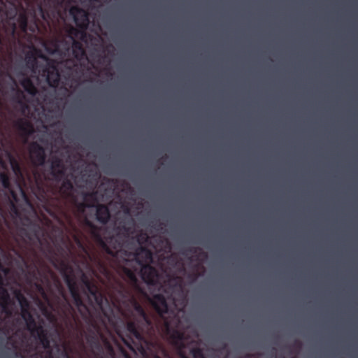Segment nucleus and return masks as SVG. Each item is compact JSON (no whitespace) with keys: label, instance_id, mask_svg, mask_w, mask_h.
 <instances>
[{"label":"nucleus","instance_id":"dca6fc26","mask_svg":"<svg viewBox=\"0 0 358 358\" xmlns=\"http://www.w3.org/2000/svg\"><path fill=\"white\" fill-rule=\"evenodd\" d=\"M47 73V83L48 85L51 87H58L61 86V87H65L67 85L66 83H64L61 80V75L59 71L56 66H50L45 70Z\"/></svg>","mask_w":358,"mask_h":358},{"label":"nucleus","instance_id":"c85d7f7f","mask_svg":"<svg viewBox=\"0 0 358 358\" xmlns=\"http://www.w3.org/2000/svg\"><path fill=\"white\" fill-rule=\"evenodd\" d=\"M69 201L72 203V204L76 208L77 212L80 214H83L85 212L86 209L90 208L88 205L89 203H87L83 201H79L76 196Z\"/></svg>","mask_w":358,"mask_h":358},{"label":"nucleus","instance_id":"72a5a7b5","mask_svg":"<svg viewBox=\"0 0 358 358\" xmlns=\"http://www.w3.org/2000/svg\"><path fill=\"white\" fill-rule=\"evenodd\" d=\"M0 182L6 189H10L11 187L10 176L6 172L0 173Z\"/></svg>","mask_w":358,"mask_h":358},{"label":"nucleus","instance_id":"2f4dec72","mask_svg":"<svg viewBox=\"0 0 358 358\" xmlns=\"http://www.w3.org/2000/svg\"><path fill=\"white\" fill-rule=\"evenodd\" d=\"M15 298L17 299V300L18 301V302L20 303V306L21 308V311L30 309L29 301L20 291H17L15 293Z\"/></svg>","mask_w":358,"mask_h":358},{"label":"nucleus","instance_id":"473e14b6","mask_svg":"<svg viewBox=\"0 0 358 358\" xmlns=\"http://www.w3.org/2000/svg\"><path fill=\"white\" fill-rule=\"evenodd\" d=\"M10 164L11 166V169L15 173V175L18 178H22L23 176L22 167L19 163V162L14 158L13 157H10Z\"/></svg>","mask_w":358,"mask_h":358},{"label":"nucleus","instance_id":"3c124183","mask_svg":"<svg viewBox=\"0 0 358 358\" xmlns=\"http://www.w3.org/2000/svg\"><path fill=\"white\" fill-rule=\"evenodd\" d=\"M155 358H160L159 356L156 355Z\"/></svg>","mask_w":358,"mask_h":358},{"label":"nucleus","instance_id":"5701e85b","mask_svg":"<svg viewBox=\"0 0 358 358\" xmlns=\"http://www.w3.org/2000/svg\"><path fill=\"white\" fill-rule=\"evenodd\" d=\"M10 296L3 285L0 286V306L4 313L10 314L8 306L10 304Z\"/></svg>","mask_w":358,"mask_h":358},{"label":"nucleus","instance_id":"393cba45","mask_svg":"<svg viewBox=\"0 0 358 358\" xmlns=\"http://www.w3.org/2000/svg\"><path fill=\"white\" fill-rule=\"evenodd\" d=\"M72 54L78 60L87 58L83 45L79 41L75 40H73L72 43Z\"/></svg>","mask_w":358,"mask_h":358},{"label":"nucleus","instance_id":"49530a36","mask_svg":"<svg viewBox=\"0 0 358 358\" xmlns=\"http://www.w3.org/2000/svg\"><path fill=\"white\" fill-rule=\"evenodd\" d=\"M103 270H104V271H105L106 273H108V271H107L106 268H105L104 266H103Z\"/></svg>","mask_w":358,"mask_h":358},{"label":"nucleus","instance_id":"423d86ee","mask_svg":"<svg viewBox=\"0 0 358 358\" xmlns=\"http://www.w3.org/2000/svg\"><path fill=\"white\" fill-rule=\"evenodd\" d=\"M10 213L13 218H17L22 220V224L27 226L29 230L24 227H20L19 229V235L24 239V238L29 241H32V236H34L37 242L41 246V250L45 252L52 255L53 253V249L50 241L45 238H42L45 231L43 228L38 223L32 221L29 217H22L20 208L14 201L8 198Z\"/></svg>","mask_w":358,"mask_h":358},{"label":"nucleus","instance_id":"8fccbe9b","mask_svg":"<svg viewBox=\"0 0 358 358\" xmlns=\"http://www.w3.org/2000/svg\"><path fill=\"white\" fill-rule=\"evenodd\" d=\"M22 194H23L24 196L25 197V199H27L26 194L24 192H22Z\"/></svg>","mask_w":358,"mask_h":358},{"label":"nucleus","instance_id":"603ef678","mask_svg":"<svg viewBox=\"0 0 358 358\" xmlns=\"http://www.w3.org/2000/svg\"><path fill=\"white\" fill-rule=\"evenodd\" d=\"M0 73L2 74V71L0 70Z\"/></svg>","mask_w":358,"mask_h":358},{"label":"nucleus","instance_id":"5fc2aeb1","mask_svg":"<svg viewBox=\"0 0 358 358\" xmlns=\"http://www.w3.org/2000/svg\"><path fill=\"white\" fill-rule=\"evenodd\" d=\"M128 358H130V357H128Z\"/></svg>","mask_w":358,"mask_h":358},{"label":"nucleus","instance_id":"4468645a","mask_svg":"<svg viewBox=\"0 0 358 358\" xmlns=\"http://www.w3.org/2000/svg\"><path fill=\"white\" fill-rule=\"evenodd\" d=\"M141 276L148 285H160L161 275L159 271L151 265H143L141 267Z\"/></svg>","mask_w":358,"mask_h":358},{"label":"nucleus","instance_id":"864d4df0","mask_svg":"<svg viewBox=\"0 0 358 358\" xmlns=\"http://www.w3.org/2000/svg\"><path fill=\"white\" fill-rule=\"evenodd\" d=\"M293 358H296V357H293Z\"/></svg>","mask_w":358,"mask_h":358},{"label":"nucleus","instance_id":"37998d69","mask_svg":"<svg viewBox=\"0 0 358 358\" xmlns=\"http://www.w3.org/2000/svg\"><path fill=\"white\" fill-rule=\"evenodd\" d=\"M44 99H45V100H49V99L52 100V99H54V98H52V97H51V96H50V95H48H48L45 96Z\"/></svg>","mask_w":358,"mask_h":358},{"label":"nucleus","instance_id":"c03bdc74","mask_svg":"<svg viewBox=\"0 0 358 358\" xmlns=\"http://www.w3.org/2000/svg\"><path fill=\"white\" fill-rule=\"evenodd\" d=\"M47 358H53L52 352H48V355H47Z\"/></svg>","mask_w":358,"mask_h":358},{"label":"nucleus","instance_id":"6ab92c4d","mask_svg":"<svg viewBox=\"0 0 358 358\" xmlns=\"http://www.w3.org/2000/svg\"><path fill=\"white\" fill-rule=\"evenodd\" d=\"M116 261L119 262V263L122 262L124 263L125 265H124L121 268L122 275V278L128 281L131 285L133 286H137L138 285V279L136 275V269H131L129 268L127 266H131L133 263V262H130V264H127L126 262H123L121 259H117L115 257H113Z\"/></svg>","mask_w":358,"mask_h":358},{"label":"nucleus","instance_id":"9d476101","mask_svg":"<svg viewBox=\"0 0 358 358\" xmlns=\"http://www.w3.org/2000/svg\"><path fill=\"white\" fill-rule=\"evenodd\" d=\"M64 0H43V5L41 2L37 5V10L41 18L49 22L57 16L61 15L60 8L62 7Z\"/></svg>","mask_w":358,"mask_h":358},{"label":"nucleus","instance_id":"f257e3e1","mask_svg":"<svg viewBox=\"0 0 358 358\" xmlns=\"http://www.w3.org/2000/svg\"><path fill=\"white\" fill-rule=\"evenodd\" d=\"M118 293L130 305L123 315L127 319L126 328L131 336V343L124 338H122V341L130 350L138 352L143 357H147L152 352L155 343L146 338L145 334H154L155 327L144 308L131 294L124 284H120Z\"/></svg>","mask_w":358,"mask_h":358},{"label":"nucleus","instance_id":"f3484780","mask_svg":"<svg viewBox=\"0 0 358 358\" xmlns=\"http://www.w3.org/2000/svg\"><path fill=\"white\" fill-rule=\"evenodd\" d=\"M16 255L22 259L24 267L27 269L26 275L27 280L30 282L39 280L41 273L39 268L34 261L29 262L20 252H16Z\"/></svg>","mask_w":358,"mask_h":358},{"label":"nucleus","instance_id":"ddd939ff","mask_svg":"<svg viewBox=\"0 0 358 358\" xmlns=\"http://www.w3.org/2000/svg\"><path fill=\"white\" fill-rule=\"evenodd\" d=\"M70 15L72 16L76 25L80 29L85 30L87 29L90 23L89 14L87 11L78 7L73 6L70 8Z\"/></svg>","mask_w":358,"mask_h":358},{"label":"nucleus","instance_id":"a19ab883","mask_svg":"<svg viewBox=\"0 0 358 358\" xmlns=\"http://www.w3.org/2000/svg\"><path fill=\"white\" fill-rule=\"evenodd\" d=\"M38 27L37 23L35 22L33 27L29 28V30L34 32L35 29Z\"/></svg>","mask_w":358,"mask_h":358},{"label":"nucleus","instance_id":"a18cd8bd","mask_svg":"<svg viewBox=\"0 0 358 358\" xmlns=\"http://www.w3.org/2000/svg\"><path fill=\"white\" fill-rule=\"evenodd\" d=\"M20 1V0H13L12 1V4L14 5L16 3H19Z\"/></svg>","mask_w":358,"mask_h":358},{"label":"nucleus","instance_id":"c9c22d12","mask_svg":"<svg viewBox=\"0 0 358 358\" xmlns=\"http://www.w3.org/2000/svg\"><path fill=\"white\" fill-rule=\"evenodd\" d=\"M8 190L10 191V195H11L12 198L13 199V200L17 201V194L15 193V192L14 190H13L11 187Z\"/></svg>","mask_w":358,"mask_h":358},{"label":"nucleus","instance_id":"a211bd4d","mask_svg":"<svg viewBox=\"0 0 358 358\" xmlns=\"http://www.w3.org/2000/svg\"><path fill=\"white\" fill-rule=\"evenodd\" d=\"M31 335L36 336L39 341L43 348L45 350H48V352H51L50 341L48 336V331L42 325H39L38 327L31 331Z\"/></svg>","mask_w":358,"mask_h":358},{"label":"nucleus","instance_id":"c756f323","mask_svg":"<svg viewBox=\"0 0 358 358\" xmlns=\"http://www.w3.org/2000/svg\"><path fill=\"white\" fill-rule=\"evenodd\" d=\"M85 224L87 227H88L89 228H90L92 229V233L95 239V241L96 242L98 245L103 250L102 246L99 244V243L97 240V236L99 235L103 239H106L107 237H110V236L102 237L101 235L98 231V227L92 222H91L90 220H89L87 219H85Z\"/></svg>","mask_w":358,"mask_h":358},{"label":"nucleus","instance_id":"4c0bfd02","mask_svg":"<svg viewBox=\"0 0 358 358\" xmlns=\"http://www.w3.org/2000/svg\"><path fill=\"white\" fill-rule=\"evenodd\" d=\"M122 229H124L125 234L128 236L130 234V229L129 227H127L125 226L122 227Z\"/></svg>","mask_w":358,"mask_h":358},{"label":"nucleus","instance_id":"7ed1b4c3","mask_svg":"<svg viewBox=\"0 0 358 358\" xmlns=\"http://www.w3.org/2000/svg\"><path fill=\"white\" fill-rule=\"evenodd\" d=\"M61 294L66 301L65 306L69 311L68 313H64L65 323L69 331L73 332L76 338L82 343L83 338H85L87 344L96 358H104L103 348L101 341L103 342L108 355L112 358H114L115 351L113 347L102 331V328L103 327L107 329V327L101 317L99 316L94 321L89 320V324L87 325L86 329H84L78 317L76 314L75 308L69 302L62 288L61 289Z\"/></svg>","mask_w":358,"mask_h":358},{"label":"nucleus","instance_id":"58836bf2","mask_svg":"<svg viewBox=\"0 0 358 358\" xmlns=\"http://www.w3.org/2000/svg\"><path fill=\"white\" fill-rule=\"evenodd\" d=\"M1 285H4V280H3V275L1 273V272L0 271V286Z\"/></svg>","mask_w":358,"mask_h":358},{"label":"nucleus","instance_id":"f03ea898","mask_svg":"<svg viewBox=\"0 0 358 358\" xmlns=\"http://www.w3.org/2000/svg\"><path fill=\"white\" fill-rule=\"evenodd\" d=\"M51 179L60 182L59 190H57L42 180L40 176H35L36 192L38 200L43 204L44 209L51 215L55 211H61L66 201L76 196L73 182L66 177V166L57 155H52L48 160Z\"/></svg>","mask_w":358,"mask_h":358},{"label":"nucleus","instance_id":"de8ad7c7","mask_svg":"<svg viewBox=\"0 0 358 358\" xmlns=\"http://www.w3.org/2000/svg\"><path fill=\"white\" fill-rule=\"evenodd\" d=\"M250 357H251V355H247L245 357H246V358H250Z\"/></svg>","mask_w":358,"mask_h":358},{"label":"nucleus","instance_id":"09e8293b","mask_svg":"<svg viewBox=\"0 0 358 358\" xmlns=\"http://www.w3.org/2000/svg\"><path fill=\"white\" fill-rule=\"evenodd\" d=\"M32 252H33V253L34 254V255L36 256V251H34V250H32Z\"/></svg>","mask_w":358,"mask_h":358},{"label":"nucleus","instance_id":"cd10ccee","mask_svg":"<svg viewBox=\"0 0 358 358\" xmlns=\"http://www.w3.org/2000/svg\"><path fill=\"white\" fill-rule=\"evenodd\" d=\"M83 201L89 203V207H94L98 203L96 192H82Z\"/></svg>","mask_w":358,"mask_h":358},{"label":"nucleus","instance_id":"9b49d317","mask_svg":"<svg viewBox=\"0 0 358 358\" xmlns=\"http://www.w3.org/2000/svg\"><path fill=\"white\" fill-rule=\"evenodd\" d=\"M81 281L85 287L84 293L88 295L89 302L91 306H93V303H94L99 309L102 310L103 302L105 298L98 286L90 280L85 275H83Z\"/></svg>","mask_w":358,"mask_h":358},{"label":"nucleus","instance_id":"aec40b11","mask_svg":"<svg viewBox=\"0 0 358 358\" xmlns=\"http://www.w3.org/2000/svg\"><path fill=\"white\" fill-rule=\"evenodd\" d=\"M15 127L20 131L22 136L26 139L35 131L32 123L26 120L20 119L16 122Z\"/></svg>","mask_w":358,"mask_h":358},{"label":"nucleus","instance_id":"e433bc0d","mask_svg":"<svg viewBox=\"0 0 358 358\" xmlns=\"http://www.w3.org/2000/svg\"><path fill=\"white\" fill-rule=\"evenodd\" d=\"M75 241H76L77 245H78V247L83 248V245L81 241L79 239V238L75 237Z\"/></svg>","mask_w":358,"mask_h":358},{"label":"nucleus","instance_id":"ea45409f","mask_svg":"<svg viewBox=\"0 0 358 358\" xmlns=\"http://www.w3.org/2000/svg\"><path fill=\"white\" fill-rule=\"evenodd\" d=\"M36 287L39 292H44L43 288L41 284L36 285Z\"/></svg>","mask_w":358,"mask_h":358},{"label":"nucleus","instance_id":"20e7f679","mask_svg":"<svg viewBox=\"0 0 358 358\" xmlns=\"http://www.w3.org/2000/svg\"><path fill=\"white\" fill-rule=\"evenodd\" d=\"M97 240L102 246L103 251L111 257L121 259L130 264V262H135L141 268L143 265H150L152 262V252L145 247H139L134 252L127 251L124 248L122 239L117 236H112L103 239L99 235Z\"/></svg>","mask_w":358,"mask_h":358},{"label":"nucleus","instance_id":"b1692460","mask_svg":"<svg viewBox=\"0 0 358 358\" xmlns=\"http://www.w3.org/2000/svg\"><path fill=\"white\" fill-rule=\"evenodd\" d=\"M21 316L26 323L27 329L31 332L38 327L34 317L30 312V309L21 311Z\"/></svg>","mask_w":358,"mask_h":358},{"label":"nucleus","instance_id":"bb28decb","mask_svg":"<svg viewBox=\"0 0 358 358\" xmlns=\"http://www.w3.org/2000/svg\"><path fill=\"white\" fill-rule=\"evenodd\" d=\"M176 292H178V296L180 297L182 299V301H185V296L184 292H183V287H182V282L180 281L176 282L173 285H171L170 286V292H171L170 296L173 301H176V297L174 296V294Z\"/></svg>","mask_w":358,"mask_h":358},{"label":"nucleus","instance_id":"a878e982","mask_svg":"<svg viewBox=\"0 0 358 358\" xmlns=\"http://www.w3.org/2000/svg\"><path fill=\"white\" fill-rule=\"evenodd\" d=\"M20 84L29 94L32 96H36L38 94V90L34 85L32 80L29 78H24L20 81Z\"/></svg>","mask_w":358,"mask_h":358},{"label":"nucleus","instance_id":"f8f14e48","mask_svg":"<svg viewBox=\"0 0 358 358\" xmlns=\"http://www.w3.org/2000/svg\"><path fill=\"white\" fill-rule=\"evenodd\" d=\"M30 160L35 166H42L45 164L47 155L45 148L38 142L33 141L29 145Z\"/></svg>","mask_w":358,"mask_h":358},{"label":"nucleus","instance_id":"f704fd0d","mask_svg":"<svg viewBox=\"0 0 358 358\" xmlns=\"http://www.w3.org/2000/svg\"><path fill=\"white\" fill-rule=\"evenodd\" d=\"M136 238L140 247H143V245L148 243L150 237L146 232L141 231L136 235Z\"/></svg>","mask_w":358,"mask_h":358},{"label":"nucleus","instance_id":"6e6552de","mask_svg":"<svg viewBox=\"0 0 358 358\" xmlns=\"http://www.w3.org/2000/svg\"><path fill=\"white\" fill-rule=\"evenodd\" d=\"M62 274L66 284L71 295L74 301V304L76 306L78 312L81 317L86 322L87 325L89 324V320L94 321L95 319L89 307L84 303L82 296L80 293L78 286L75 280V277L73 272V268L67 264L63 262L62 264Z\"/></svg>","mask_w":358,"mask_h":358},{"label":"nucleus","instance_id":"1a4fd4ad","mask_svg":"<svg viewBox=\"0 0 358 358\" xmlns=\"http://www.w3.org/2000/svg\"><path fill=\"white\" fill-rule=\"evenodd\" d=\"M20 1L19 3H16L15 4L13 5L12 1L13 0H0V15L3 12V8H6V3H8L10 6V10L7 11L6 15V19L5 20H2L3 22V26L6 29V32L8 34H10L11 36H15L16 29H17V24L15 22V17L17 15V9L18 6H22V3L29 1V0H20Z\"/></svg>","mask_w":358,"mask_h":358},{"label":"nucleus","instance_id":"412c9836","mask_svg":"<svg viewBox=\"0 0 358 358\" xmlns=\"http://www.w3.org/2000/svg\"><path fill=\"white\" fill-rule=\"evenodd\" d=\"M96 219L102 224H106L108 223L110 218V213L107 206L104 204H97L96 206Z\"/></svg>","mask_w":358,"mask_h":358},{"label":"nucleus","instance_id":"39448f33","mask_svg":"<svg viewBox=\"0 0 358 358\" xmlns=\"http://www.w3.org/2000/svg\"><path fill=\"white\" fill-rule=\"evenodd\" d=\"M164 333L169 342L178 350L180 358H189L185 352L187 344L192 343V339L186 334L184 329H180L178 318L173 320L172 324L167 320H164ZM193 358H206L203 349L199 347L192 348L189 350Z\"/></svg>","mask_w":358,"mask_h":358},{"label":"nucleus","instance_id":"2eb2a0df","mask_svg":"<svg viewBox=\"0 0 358 358\" xmlns=\"http://www.w3.org/2000/svg\"><path fill=\"white\" fill-rule=\"evenodd\" d=\"M149 302L161 317L164 318V315L169 313V306L163 294H155L149 299Z\"/></svg>","mask_w":358,"mask_h":358},{"label":"nucleus","instance_id":"79ce46f5","mask_svg":"<svg viewBox=\"0 0 358 358\" xmlns=\"http://www.w3.org/2000/svg\"><path fill=\"white\" fill-rule=\"evenodd\" d=\"M0 164L1 165V166L3 167V169H6V165L5 164V163L3 162V161L2 160V159L0 157Z\"/></svg>","mask_w":358,"mask_h":358},{"label":"nucleus","instance_id":"7c9ffc66","mask_svg":"<svg viewBox=\"0 0 358 358\" xmlns=\"http://www.w3.org/2000/svg\"><path fill=\"white\" fill-rule=\"evenodd\" d=\"M20 29L22 32L28 30V17L25 12L20 13L17 18Z\"/></svg>","mask_w":358,"mask_h":358},{"label":"nucleus","instance_id":"0eeeda50","mask_svg":"<svg viewBox=\"0 0 358 358\" xmlns=\"http://www.w3.org/2000/svg\"><path fill=\"white\" fill-rule=\"evenodd\" d=\"M62 274L66 284L71 295L74 301V304L76 306L78 312L81 317L86 322L87 325L89 324V320L94 321L95 319L89 307L84 303L82 296L80 293L78 286L75 280V277L73 272V268L67 264L63 262L62 264Z\"/></svg>","mask_w":358,"mask_h":358},{"label":"nucleus","instance_id":"4be33fe9","mask_svg":"<svg viewBox=\"0 0 358 358\" xmlns=\"http://www.w3.org/2000/svg\"><path fill=\"white\" fill-rule=\"evenodd\" d=\"M37 57L41 58H45V57L41 52L40 50H36L35 48L33 50L28 51L25 54V61L29 68L33 70L37 68Z\"/></svg>","mask_w":358,"mask_h":358}]
</instances>
